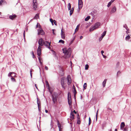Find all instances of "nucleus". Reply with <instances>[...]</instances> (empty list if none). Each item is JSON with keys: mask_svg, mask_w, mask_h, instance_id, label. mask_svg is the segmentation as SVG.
<instances>
[{"mask_svg": "<svg viewBox=\"0 0 131 131\" xmlns=\"http://www.w3.org/2000/svg\"><path fill=\"white\" fill-rule=\"evenodd\" d=\"M45 112L46 113H47L48 112V111L47 110H45Z\"/></svg>", "mask_w": 131, "mask_h": 131, "instance_id": "obj_63", "label": "nucleus"}, {"mask_svg": "<svg viewBox=\"0 0 131 131\" xmlns=\"http://www.w3.org/2000/svg\"><path fill=\"white\" fill-rule=\"evenodd\" d=\"M68 104L70 106V107L71 108L72 107L71 105L72 104V102L71 101V97L70 95V93L69 92L68 94Z\"/></svg>", "mask_w": 131, "mask_h": 131, "instance_id": "obj_6", "label": "nucleus"}, {"mask_svg": "<svg viewBox=\"0 0 131 131\" xmlns=\"http://www.w3.org/2000/svg\"><path fill=\"white\" fill-rule=\"evenodd\" d=\"M71 4L70 3H69L68 5V10H70V15H71L73 13L74 10V7H72L71 9Z\"/></svg>", "mask_w": 131, "mask_h": 131, "instance_id": "obj_5", "label": "nucleus"}, {"mask_svg": "<svg viewBox=\"0 0 131 131\" xmlns=\"http://www.w3.org/2000/svg\"><path fill=\"white\" fill-rule=\"evenodd\" d=\"M58 126L59 127V129L61 130V125L60 124L58 123Z\"/></svg>", "mask_w": 131, "mask_h": 131, "instance_id": "obj_36", "label": "nucleus"}, {"mask_svg": "<svg viewBox=\"0 0 131 131\" xmlns=\"http://www.w3.org/2000/svg\"><path fill=\"white\" fill-rule=\"evenodd\" d=\"M66 79V78L64 77H62L61 79V84L62 85V87L65 89V86H64V85H65V83H64V80Z\"/></svg>", "mask_w": 131, "mask_h": 131, "instance_id": "obj_7", "label": "nucleus"}, {"mask_svg": "<svg viewBox=\"0 0 131 131\" xmlns=\"http://www.w3.org/2000/svg\"><path fill=\"white\" fill-rule=\"evenodd\" d=\"M54 23V25H57V21L56 20H53V23Z\"/></svg>", "mask_w": 131, "mask_h": 131, "instance_id": "obj_41", "label": "nucleus"}, {"mask_svg": "<svg viewBox=\"0 0 131 131\" xmlns=\"http://www.w3.org/2000/svg\"><path fill=\"white\" fill-rule=\"evenodd\" d=\"M125 126V124L124 122H122L121 124V129H123V128Z\"/></svg>", "mask_w": 131, "mask_h": 131, "instance_id": "obj_18", "label": "nucleus"}, {"mask_svg": "<svg viewBox=\"0 0 131 131\" xmlns=\"http://www.w3.org/2000/svg\"><path fill=\"white\" fill-rule=\"evenodd\" d=\"M107 109L108 110H110L111 111H112V110L111 108H108Z\"/></svg>", "mask_w": 131, "mask_h": 131, "instance_id": "obj_61", "label": "nucleus"}, {"mask_svg": "<svg viewBox=\"0 0 131 131\" xmlns=\"http://www.w3.org/2000/svg\"><path fill=\"white\" fill-rule=\"evenodd\" d=\"M115 0H111V1L110 2L111 3H112L114 2Z\"/></svg>", "mask_w": 131, "mask_h": 131, "instance_id": "obj_54", "label": "nucleus"}, {"mask_svg": "<svg viewBox=\"0 0 131 131\" xmlns=\"http://www.w3.org/2000/svg\"><path fill=\"white\" fill-rule=\"evenodd\" d=\"M32 69H31L30 70V74H32Z\"/></svg>", "mask_w": 131, "mask_h": 131, "instance_id": "obj_60", "label": "nucleus"}, {"mask_svg": "<svg viewBox=\"0 0 131 131\" xmlns=\"http://www.w3.org/2000/svg\"><path fill=\"white\" fill-rule=\"evenodd\" d=\"M55 30V29H52V33L53 34V35H55V34L54 32V31Z\"/></svg>", "mask_w": 131, "mask_h": 131, "instance_id": "obj_52", "label": "nucleus"}, {"mask_svg": "<svg viewBox=\"0 0 131 131\" xmlns=\"http://www.w3.org/2000/svg\"><path fill=\"white\" fill-rule=\"evenodd\" d=\"M61 38L62 39H64L65 38V34H64L62 31V29H61Z\"/></svg>", "mask_w": 131, "mask_h": 131, "instance_id": "obj_15", "label": "nucleus"}, {"mask_svg": "<svg viewBox=\"0 0 131 131\" xmlns=\"http://www.w3.org/2000/svg\"><path fill=\"white\" fill-rule=\"evenodd\" d=\"M31 53L32 55V57L33 58H36L35 56L34 55V52L33 51H32L31 52Z\"/></svg>", "mask_w": 131, "mask_h": 131, "instance_id": "obj_37", "label": "nucleus"}, {"mask_svg": "<svg viewBox=\"0 0 131 131\" xmlns=\"http://www.w3.org/2000/svg\"><path fill=\"white\" fill-rule=\"evenodd\" d=\"M39 29L37 30L38 34V35H45V32L42 28L41 27L40 25H39Z\"/></svg>", "mask_w": 131, "mask_h": 131, "instance_id": "obj_4", "label": "nucleus"}, {"mask_svg": "<svg viewBox=\"0 0 131 131\" xmlns=\"http://www.w3.org/2000/svg\"><path fill=\"white\" fill-rule=\"evenodd\" d=\"M87 85L86 83H85L83 85V88L84 89H86Z\"/></svg>", "mask_w": 131, "mask_h": 131, "instance_id": "obj_29", "label": "nucleus"}, {"mask_svg": "<svg viewBox=\"0 0 131 131\" xmlns=\"http://www.w3.org/2000/svg\"><path fill=\"white\" fill-rule=\"evenodd\" d=\"M75 39V37H74V38L72 40H71V41L70 42L69 45H70L74 41Z\"/></svg>", "mask_w": 131, "mask_h": 131, "instance_id": "obj_27", "label": "nucleus"}, {"mask_svg": "<svg viewBox=\"0 0 131 131\" xmlns=\"http://www.w3.org/2000/svg\"><path fill=\"white\" fill-rule=\"evenodd\" d=\"M106 31H104L102 34V36H101L103 37L105 35L106 33Z\"/></svg>", "mask_w": 131, "mask_h": 131, "instance_id": "obj_26", "label": "nucleus"}, {"mask_svg": "<svg viewBox=\"0 0 131 131\" xmlns=\"http://www.w3.org/2000/svg\"><path fill=\"white\" fill-rule=\"evenodd\" d=\"M119 62H118L116 64V67L117 68H118L119 67Z\"/></svg>", "mask_w": 131, "mask_h": 131, "instance_id": "obj_42", "label": "nucleus"}, {"mask_svg": "<svg viewBox=\"0 0 131 131\" xmlns=\"http://www.w3.org/2000/svg\"><path fill=\"white\" fill-rule=\"evenodd\" d=\"M39 17V16L38 15V14H36L35 16L34 19H38V17Z\"/></svg>", "mask_w": 131, "mask_h": 131, "instance_id": "obj_30", "label": "nucleus"}, {"mask_svg": "<svg viewBox=\"0 0 131 131\" xmlns=\"http://www.w3.org/2000/svg\"><path fill=\"white\" fill-rule=\"evenodd\" d=\"M128 130V128H124L123 131H127Z\"/></svg>", "mask_w": 131, "mask_h": 131, "instance_id": "obj_47", "label": "nucleus"}, {"mask_svg": "<svg viewBox=\"0 0 131 131\" xmlns=\"http://www.w3.org/2000/svg\"><path fill=\"white\" fill-rule=\"evenodd\" d=\"M83 37L82 36H81L80 37V39H82Z\"/></svg>", "mask_w": 131, "mask_h": 131, "instance_id": "obj_64", "label": "nucleus"}, {"mask_svg": "<svg viewBox=\"0 0 131 131\" xmlns=\"http://www.w3.org/2000/svg\"><path fill=\"white\" fill-rule=\"evenodd\" d=\"M81 122L80 121V119L79 117V114L78 115V116H77V123L79 124H80Z\"/></svg>", "mask_w": 131, "mask_h": 131, "instance_id": "obj_19", "label": "nucleus"}, {"mask_svg": "<svg viewBox=\"0 0 131 131\" xmlns=\"http://www.w3.org/2000/svg\"><path fill=\"white\" fill-rule=\"evenodd\" d=\"M45 82L46 83V86H47H47L49 87V83H48V81H45Z\"/></svg>", "mask_w": 131, "mask_h": 131, "instance_id": "obj_35", "label": "nucleus"}, {"mask_svg": "<svg viewBox=\"0 0 131 131\" xmlns=\"http://www.w3.org/2000/svg\"><path fill=\"white\" fill-rule=\"evenodd\" d=\"M68 52V57H70L71 53V48H69L68 49H67Z\"/></svg>", "mask_w": 131, "mask_h": 131, "instance_id": "obj_13", "label": "nucleus"}, {"mask_svg": "<svg viewBox=\"0 0 131 131\" xmlns=\"http://www.w3.org/2000/svg\"><path fill=\"white\" fill-rule=\"evenodd\" d=\"M38 105V110L39 111H40L41 110V104H40V105Z\"/></svg>", "mask_w": 131, "mask_h": 131, "instance_id": "obj_39", "label": "nucleus"}, {"mask_svg": "<svg viewBox=\"0 0 131 131\" xmlns=\"http://www.w3.org/2000/svg\"><path fill=\"white\" fill-rule=\"evenodd\" d=\"M83 6V2L82 0H78V9H81Z\"/></svg>", "mask_w": 131, "mask_h": 131, "instance_id": "obj_8", "label": "nucleus"}, {"mask_svg": "<svg viewBox=\"0 0 131 131\" xmlns=\"http://www.w3.org/2000/svg\"><path fill=\"white\" fill-rule=\"evenodd\" d=\"M78 28H76V29H75V32H74V33L73 34H74L75 33V32H76L77 31H78Z\"/></svg>", "mask_w": 131, "mask_h": 131, "instance_id": "obj_46", "label": "nucleus"}, {"mask_svg": "<svg viewBox=\"0 0 131 131\" xmlns=\"http://www.w3.org/2000/svg\"><path fill=\"white\" fill-rule=\"evenodd\" d=\"M16 17V16L15 14L13 15H10L9 16V18L12 20H13Z\"/></svg>", "mask_w": 131, "mask_h": 131, "instance_id": "obj_17", "label": "nucleus"}, {"mask_svg": "<svg viewBox=\"0 0 131 131\" xmlns=\"http://www.w3.org/2000/svg\"><path fill=\"white\" fill-rule=\"evenodd\" d=\"M38 43L39 46H42L44 45L46 47L48 48L49 49H50L51 47L50 46V44L51 42H49L48 41H45L42 38L40 39L38 41Z\"/></svg>", "mask_w": 131, "mask_h": 131, "instance_id": "obj_1", "label": "nucleus"}, {"mask_svg": "<svg viewBox=\"0 0 131 131\" xmlns=\"http://www.w3.org/2000/svg\"><path fill=\"white\" fill-rule=\"evenodd\" d=\"M62 50L63 52V53L65 55H66V58H69L68 57V52L67 51V48H63Z\"/></svg>", "mask_w": 131, "mask_h": 131, "instance_id": "obj_12", "label": "nucleus"}, {"mask_svg": "<svg viewBox=\"0 0 131 131\" xmlns=\"http://www.w3.org/2000/svg\"><path fill=\"white\" fill-rule=\"evenodd\" d=\"M36 4V0H33V4Z\"/></svg>", "mask_w": 131, "mask_h": 131, "instance_id": "obj_44", "label": "nucleus"}, {"mask_svg": "<svg viewBox=\"0 0 131 131\" xmlns=\"http://www.w3.org/2000/svg\"><path fill=\"white\" fill-rule=\"evenodd\" d=\"M96 13L94 11H93L92 12H91V14L93 16H94V15L96 14Z\"/></svg>", "mask_w": 131, "mask_h": 131, "instance_id": "obj_34", "label": "nucleus"}, {"mask_svg": "<svg viewBox=\"0 0 131 131\" xmlns=\"http://www.w3.org/2000/svg\"><path fill=\"white\" fill-rule=\"evenodd\" d=\"M41 47L40 46H39L37 50V55L39 56H40L41 54Z\"/></svg>", "mask_w": 131, "mask_h": 131, "instance_id": "obj_11", "label": "nucleus"}, {"mask_svg": "<svg viewBox=\"0 0 131 131\" xmlns=\"http://www.w3.org/2000/svg\"><path fill=\"white\" fill-rule=\"evenodd\" d=\"M38 59L39 61V62L40 63V65L41 66H42V62H41V60L40 59V57H38Z\"/></svg>", "mask_w": 131, "mask_h": 131, "instance_id": "obj_23", "label": "nucleus"}, {"mask_svg": "<svg viewBox=\"0 0 131 131\" xmlns=\"http://www.w3.org/2000/svg\"><path fill=\"white\" fill-rule=\"evenodd\" d=\"M130 37L129 35H128L125 38V40L126 41H127L129 40L130 38Z\"/></svg>", "mask_w": 131, "mask_h": 131, "instance_id": "obj_24", "label": "nucleus"}, {"mask_svg": "<svg viewBox=\"0 0 131 131\" xmlns=\"http://www.w3.org/2000/svg\"><path fill=\"white\" fill-rule=\"evenodd\" d=\"M123 27L124 28H125L127 30V31H129V29L128 28V27H127L126 24H125L124 25H123Z\"/></svg>", "mask_w": 131, "mask_h": 131, "instance_id": "obj_25", "label": "nucleus"}, {"mask_svg": "<svg viewBox=\"0 0 131 131\" xmlns=\"http://www.w3.org/2000/svg\"><path fill=\"white\" fill-rule=\"evenodd\" d=\"M116 10V8L115 6H114L111 11L110 13L112 14L115 12Z\"/></svg>", "mask_w": 131, "mask_h": 131, "instance_id": "obj_14", "label": "nucleus"}, {"mask_svg": "<svg viewBox=\"0 0 131 131\" xmlns=\"http://www.w3.org/2000/svg\"><path fill=\"white\" fill-rule=\"evenodd\" d=\"M52 53L54 55H55L56 54V52L54 51H53Z\"/></svg>", "mask_w": 131, "mask_h": 131, "instance_id": "obj_49", "label": "nucleus"}, {"mask_svg": "<svg viewBox=\"0 0 131 131\" xmlns=\"http://www.w3.org/2000/svg\"><path fill=\"white\" fill-rule=\"evenodd\" d=\"M11 79L13 81H15V79L13 78V77H12L11 78Z\"/></svg>", "mask_w": 131, "mask_h": 131, "instance_id": "obj_43", "label": "nucleus"}, {"mask_svg": "<svg viewBox=\"0 0 131 131\" xmlns=\"http://www.w3.org/2000/svg\"><path fill=\"white\" fill-rule=\"evenodd\" d=\"M54 57H56L57 59L58 58V57L57 55L56 54L55 55H54Z\"/></svg>", "mask_w": 131, "mask_h": 131, "instance_id": "obj_55", "label": "nucleus"}, {"mask_svg": "<svg viewBox=\"0 0 131 131\" xmlns=\"http://www.w3.org/2000/svg\"><path fill=\"white\" fill-rule=\"evenodd\" d=\"M91 120L90 117H89V125H90L91 124Z\"/></svg>", "mask_w": 131, "mask_h": 131, "instance_id": "obj_38", "label": "nucleus"}, {"mask_svg": "<svg viewBox=\"0 0 131 131\" xmlns=\"http://www.w3.org/2000/svg\"><path fill=\"white\" fill-rule=\"evenodd\" d=\"M37 103L38 105H40V104H41L40 103V102L39 101H37Z\"/></svg>", "mask_w": 131, "mask_h": 131, "instance_id": "obj_50", "label": "nucleus"}, {"mask_svg": "<svg viewBox=\"0 0 131 131\" xmlns=\"http://www.w3.org/2000/svg\"><path fill=\"white\" fill-rule=\"evenodd\" d=\"M73 88L74 89L73 93H74V97H75V95L77 93V92L76 91L75 87L74 85H73Z\"/></svg>", "mask_w": 131, "mask_h": 131, "instance_id": "obj_20", "label": "nucleus"}, {"mask_svg": "<svg viewBox=\"0 0 131 131\" xmlns=\"http://www.w3.org/2000/svg\"><path fill=\"white\" fill-rule=\"evenodd\" d=\"M104 53V51L103 50H102L101 51V53L102 54H103V53Z\"/></svg>", "mask_w": 131, "mask_h": 131, "instance_id": "obj_57", "label": "nucleus"}, {"mask_svg": "<svg viewBox=\"0 0 131 131\" xmlns=\"http://www.w3.org/2000/svg\"><path fill=\"white\" fill-rule=\"evenodd\" d=\"M74 118V115L73 112H71L70 114V119L72 120Z\"/></svg>", "mask_w": 131, "mask_h": 131, "instance_id": "obj_16", "label": "nucleus"}, {"mask_svg": "<svg viewBox=\"0 0 131 131\" xmlns=\"http://www.w3.org/2000/svg\"><path fill=\"white\" fill-rule=\"evenodd\" d=\"M103 37H102V36H101L99 38V40L100 41H101L102 40V38H103Z\"/></svg>", "mask_w": 131, "mask_h": 131, "instance_id": "obj_45", "label": "nucleus"}, {"mask_svg": "<svg viewBox=\"0 0 131 131\" xmlns=\"http://www.w3.org/2000/svg\"><path fill=\"white\" fill-rule=\"evenodd\" d=\"M106 81L107 79H105L104 80V81H103V86L104 87L105 86Z\"/></svg>", "mask_w": 131, "mask_h": 131, "instance_id": "obj_22", "label": "nucleus"}, {"mask_svg": "<svg viewBox=\"0 0 131 131\" xmlns=\"http://www.w3.org/2000/svg\"><path fill=\"white\" fill-rule=\"evenodd\" d=\"M102 55L103 56L104 58H105L106 57V56L104 55L103 54H102Z\"/></svg>", "mask_w": 131, "mask_h": 131, "instance_id": "obj_58", "label": "nucleus"}, {"mask_svg": "<svg viewBox=\"0 0 131 131\" xmlns=\"http://www.w3.org/2000/svg\"><path fill=\"white\" fill-rule=\"evenodd\" d=\"M90 18V16H87L85 19V20L86 21H88Z\"/></svg>", "mask_w": 131, "mask_h": 131, "instance_id": "obj_28", "label": "nucleus"}, {"mask_svg": "<svg viewBox=\"0 0 131 131\" xmlns=\"http://www.w3.org/2000/svg\"><path fill=\"white\" fill-rule=\"evenodd\" d=\"M59 43H61L62 44H64V41L63 40L61 39L59 41Z\"/></svg>", "mask_w": 131, "mask_h": 131, "instance_id": "obj_33", "label": "nucleus"}, {"mask_svg": "<svg viewBox=\"0 0 131 131\" xmlns=\"http://www.w3.org/2000/svg\"><path fill=\"white\" fill-rule=\"evenodd\" d=\"M50 21L51 23L52 24V25H53L54 24L53 23V19L52 18H50Z\"/></svg>", "mask_w": 131, "mask_h": 131, "instance_id": "obj_31", "label": "nucleus"}, {"mask_svg": "<svg viewBox=\"0 0 131 131\" xmlns=\"http://www.w3.org/2000/svg\"><path fill=\"white\" fill-rule=\"evenodd\" d=\"M23 36H24V39H25V31H24V32L23 33Z\"/></svg>", "mask_w": 131, "mask_h": 131, "instance_id": "obj_48", "label": "nucleus"}, {"mask_svg": "<svg viewBox=\"0 0 131 131\" xmlns=\"http://www.w3.org/2000/svg\"><path fill=\"white\" fill-rule=\"evenodd\" d=\"M101 25V23L99 22H97L95 23L94 26H91L89 30L90 31H93L94 29H95L99 28Z\"/></svg>", "mask_w": 131, "mask_h": 131, "instance_id": "obj_2", "label": "nucleus"}, {"mask_svg": "<svg viewBox=\"0 0 131 131\" xmlns=\"http://www.w3.org/2000/svg\"><path fill=\"white\" fill-rule=\"evenodd\" d=\"M8 74H16V73H14V72H10Z\"/></svg>", "mask_w": 131, "mask_h": 131, "instance_id": "obj_56", "label": "nucleus"}, {"mask_svg": "<svg viewBox=\"0 0 131 131\" xmlns=\"http://www.w3.org/2000/svg\"><path fill=\"white\" fill-rule=\"evenodd\" d=\"M112 3L110 2H109L107 5V6L108 7H109L111 5V4Z\"/></svg>", "mask_w": 131, "mask_h": 131, "instance_id": "obj_40", "label": "nucleus"}, {"mask_svg": "<svg viewBox=\"0 0 131 131\" xmlns=\"http://www.w3.org/2000/svg\"><path fill=\"white\" fill-rule=\"evenodd\" d=\"M37 3L33 4V8L35 10H36V8L37 7Z\"/></svg>", "mask_w": 131, "mask_h": 131, "instance_id": "obj_21", "label": "nucleus"}, {"mask_svg": "<svg viewBox=\"0 0 131 131\" xmlns=\"http://www.w3.org/2000/svg\"><path fill=\"white\" fill-rule=\"evenodd\" d=\"M58 68L59 70V72L61 74H64V70L62 67L61 66H58Z\"/></svg>", "mask_w": 131, "mask_h": 131, "instance_id": "obj_10", "label": "nucleus"}, {"mask_svg": "<svg viewBox=\"0 0 131 131\" xmlns=\"http://www.w3.org/2000/svg\"><path fill=\"white\" fill-rule=\"evenodd\" d=\"M39 24L38 23H37V25H36V28H37L38 27L39 28Z\"/></svg>", "mask_w": 131, "mask_h": 131, "instance_id": "obj_51", "label": "nucleus"}, {"mask_svg": "<svg viewBox=\"0 0 131 131\" xmlns=\"http://www.w3.org/2000/svg\"><path fill=\"white\" fill-rule=\"evenodd\" d=\"M67 79L68 82V84L69 85H70L71 83V79L70 75H68L67 77Z\"/></svg>", "mask_w": 131, "mask_h": 131, "instance_id": "obj_9", "label": "nucleus"}, {"mask_svg": "<svg viewBox=\"0 0 131 131\" xmlns=\"http://www.w3.org/2000/svg\"><path fill=\"white\" fill-rule=\"evenodd\" d=\"M121 72L120 71H118L117 73V74H119L120 73H121Z\"/></svg>", "mask_w": 131, "mask_h": 131, "instance_id": "obj_62", "label": "nucleus"}, {"mask_svg": "<svg viewBox=\"0 0 131 131\" xmlns=\"http://www.w3.org/2000/svg\"><path fill=\"white\" fill-rule=\"evenodd\" d=\"M3 2L2 1H0V5H1L2 4V3H3Z\"/></svg>", "mask_w": 131, "mask_h": 131, "instance_id": "obj_59", "label": "nucleus"}, {"mask_svg": "<svg viewBox=\"0 0 131 131\" xmlns=\"http://www.w3.org/2000/svg\"><path fill=\"white\" fill-rule=\"evenodd\" d=\"M52 100L53 104H55L57 102V99L58 97V95L57 93H54L52 94Z\"/></svg>", "mask_w": 131, "mask_h": 131, "instance_id": "obj_3", "label": "nucleus"}, {"mask_svg": "<svg viewBox=\"0 0 131 131\" xmlns=\"http://www.w3.org/2000/svg\"><path fill=\"white\" fill-rule=\"evenodd\" d=\"M89 66L88 64H86L85 66V69L88 70V69Z\"/></svg>", "mask_w": 131, "mask_h": 131, "instance_id": "obj_32", "label": "nucleus"}, {"mask_svg": "<svg viewBox=\"0 0 131 131\" xmlns=\"http://www.w3.org/2000/svg\"><path fill=\"white\" fill-rule=\"evenodd\" d=\"M45 69L46 70H47L48 69V68L47 67L45 66Z\"/></svg>", "mask_w": 131, "mask_h": 131, "instance_id": "obj_53", "label": "nucleus"}]
</instances>
